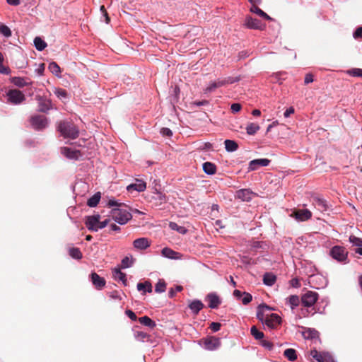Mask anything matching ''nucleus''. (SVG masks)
Returning a JSON list of instances; mask_svg holds the SVG:
<instances>
[{"label": "nucleus", "mask_w": 362, "mask_h": 362, "mask_svg": "<svg viewBox=\"0 0 362 362\" xmlns=\"http://www.w3.org/2000/svg\"><path fill=\"white\" fill-rule=\"evenodd\" d=\"M272 308L261 304L257 307V318L269 329H276L281 323V317L276 314H266L267 310H271Z\"/></svg>", "instance_id": "obj_1"}, {"label": "nucleus", "mask_w": 362, "mask_h": 362, "mask_svg": "<svg viewBox=\"0 0 362 362\" xmlns=\"http://www.w3.org/2000/svg\"><path fill=\"white\" fill-rule=\"evenodd\" d=\"M109 206H118L119 208H115L112 209L111 216L113 220L121 225H124L127 223L130 219L132 218V214L127 209L121 208L123 204L121 203H118L115 200H110L108 202Z\"/></svg>", "instance_id": "obj_2"}, {"label": "nucleus", "mask_w": 362, "mask_h": 362, "mask_svg": "<svg viewBox=\"0 0 362 362\" xmlns=\"http://www.w3.org/2000/svg\"><path fill=\"white\" fill-rule=\"evenodd\" d=\"M57 130L65 139H75L79 136V129L71 121L61 120L57 123Z\"/></svg>", "instance_id": "obj_3"}, {"label": "nucleus", "mask_w": 362, "mask_h": 362, "mask_svg": "<svg viewBox=\"0 0 362 362\" xmlns=\"http://www.w3.org/2000/svg\"><path fill=\"white\" fill-rule=\"evenodd\" d=\"M330 256L339 262H347L348 251L345 247L339 245L334 246L329 251Z\"/></svg>", "instance_id": "obj_4"}, {"label": "nucleus", "mask_w": 362, "mask_h": 362, "mask_svg": "<svg viewBox=\"0 0 362 362\" xmlns=\"http://www.w3.org/2000/svg\"><path fill=\"white\" fill-rule=\"evenodd\" d=\"M243 25L248 29L264 30L266 28V24L261 21L254 18L250 16H247Z\"/></svg>", "instance_id": "obj_5"}, {"label": "nucleus", "mask_w": 362, "mask_h": 362, "mask_svg": "<svg viewBox=\"0 0 362 362\" xmlns=\"http://www.w3.org/2000/svg\"><path fill=\"white\" fill-rule=\"evenodd\" d=\"M318 299V293L312 291H308L302 295L300 300L304 307H312Z\"/></svg>", "instance_id": "obj_6"}, {"label": "nucleus", "mask_w": 362, "mask_h": 362, "mask_svg": "<svg viewBox=\"0 0 362 362\" xmlns=\"http://www.w3.org/2000/svg\"><path fill=\"white\" fill-rule=\"evenodd\" d=\"M30 124L35 129L42 130L47 126L48 122L43 115H33L30 118Z\"/></svg>", "instance_id": "obj_7"}, {"label": "nucleus", "mask_w": 362, "mask_h": 362, "mask_svg": "<svg viewBox=\"0 0 362 362\" xmlns=\"http://www.w3.org/2000/svg\"><path fill=\"white\" fill-rule=\"evenodd\" d=\"M7 96L8 101L13 104H19L25 99L24 94L17 89L10 90Z\"/></svg>", "instance_id": "obj_8"}, {"label": "nucleus", "mask_w": 362, "mask_h": 362, "mask_svg": "<svg viewBox=\"0 0 362 362\" xmlns=\"http://www.w3.org/2000/svg\"><path fill=\"white\" fill-rule=\"evenodd\" d=\"M100 218V215L89 216L86 218L85 224L89 230L98 231L99 220Z\"/></svg>", "instance_id": "obj_9"}, {"label": "nucleus", "mask_w": 362, "mask_h": 362, "mask_svg": "<svg viewBox=\"0 0 362 362\" xmlns=\"http://www.w3.org/2000/svg\"><path fill=\"white\" fill-rule=\"evenodd\" d=\"M313 204L320 211H326L328 209V204L326 200L317 195L311 197Z\"/></svg>", "instance_id": "obj_10"}, {"label": "nucleus", "mask_w": 362, "mask_h": 362, "mask_svg": "<svg viewBox=\"0 0 362 362\" xmlns=\"http://www.w3.org/2000/svg\"><path fill=\"white\" fill-rule=\"evenodd\" d=\"M204 345L206 349L213 351L221 346V341L218 338L211 337L204 339Z\"/></svg>", "instance_id": "obj_11"}, {"label": "nucleus", "mask_w": 362, "mask_h": 362, "mask_svg": "<svg viewBox=\"0 0 362 362\" xmlns=\"http://www.w3.org/2000/svg\"><path fill=\"white\" fill-rule=\"evenodd\" d=\"M61 153L69 159L77 160L81 156L79 150H74L69 147H62L60 148Z\"/></svg>", "instance_id": "obj_12"}, {"label": "nucleus", "mask_w": 362, "mask_h": 362, "mask_svg": "<svg viewBox=\"0 0 362 362\" xmlns=\"http://www.w3.org/2000/svg\"><path fill=\"white\" fill-rule=\"evenodd\" d=\"M270 163V160L267 158L255 159L249 163L248 170L250 171L256 170L259 166H267Z\"/></svg>", "instance_id": "obj_13"}, {"label": "nucleus", "mask_w": 362, "mask_h": 362, "mask_svg": "<svg viewBox=\"0 0 362 362\" xmlns=\"http://www.w3.org/2000/svg\"><path fill=\"white\" fill-rule=\"evenodd\" d=\"M292 216L298 221H305L312 217V213L308 209H298L295 211Z\"/></svg>", "instance_id": "obj_14"}, {"label": "nucleus", "mask_w": 362, "mask_h": 362, "mask_svg": "<svg viewBox=\"0 0 362 362\" xmlns=\"http://www.w3.org/2000/svg\"><path fill=\"white\" fill-rule=\"evenodd\" d=\"M233 81L228 79H224V80H218L216 81L212 82L205 90V91L207 92H211L214 90L216 88L223 86L226 84L233 83Z\"/></svg>", "instance_id": "obj_15"}, {"label": "nucleus", "mask_w": 362, "mask_h": 362, "mask_svg": "<svg viewBox=\"0 0 362 362\" xmlns=\"http://www.w3.org/2000/svg\"><path fill=\"white\" fill-rule=\"evenodd\" d=\"M91 281L97 289H102L105 286V280L104 278L100 277L95 272L90 274Z\"/></svg>", "instance_id": "obj_16"}, {"label": "nucleus", "mask_w": 362, "mask_h": 362, "mask_svg": "<svg viewBox=\"0 0 362 362\" xmlns=\"http://www.w3.org/2000/svg\"><path fill=\"white\" fill-rule=\"evenodd\" d=\"M206 299L209 300V307L211 308H217L221 303L219 297L214 293H209Z\"/></svg>", "instance_id": "obj_17"}, {"label": "nucleus", "mask_w": 362, "mask_h": 362, "mask_svg": "<svg viewBox=\"0 0 362 362\" xmlns=\"http://www.w3.org/2000/svg\"><path fill=\"white\" fill-rule=\"evenodd\" d=\"M146 182L140 180H136L135 183L131 184L127 187L129 192H132V190L143 192L146 189Z\"/></svg>", "instance_id": "obj_18"}, {"label": "nucleus", "mask_w": 362, "mask_h": 362, "mask_svg": "<svg viewBox=\"0 0 362 362\" xmlns=\"http://www.w3.org/2000/svg\"><path fill=\"white\" fill-rule=\"evenodd\" d=\"M150 242L146 238H140L133 242V245L138 250H145L150 246Z\"/></svg>", "instance_id": "obj_19"}, {"label": "nucleus", "mask_w": 362, "mask_h": 362, "mask_svg": "<svg viewBox=\"0 0 362 362\" xmlns=\"http://www.w3.org/2000/svg\"><path fill=\"white\" fill-rule=\"evenodd\" d=\"M310 356L318 362H325L327 358H329V354L325 352H319L315 349L310 351Z\"/></svg>", "instance_id": "obj_20"}, {"label": "nucleus", "mask_w": 362, "mask_h": 362, "mask_svg": "<svg viewBox=\"0 0 362 362\" xmlns=\"http://www.w3.org/2000/svg\"><path fill=\"white\" fill-rule=\"evenodd\" d=\"M252 192L247 189H240L236 193V197L243 200L248 202L252 199Z\"/></svg>", "instance_id": "obj_21"}, {"label": "nucleus", "mask_w": 362, "mask_h": 362, "mask_svg": "<svg viewBox=\"0 0 362 362\" xmlns=\"http://www.w3.org/2000/svg\"><path fill=\"white\" fill-rule=\"evenodd\" d=\"M188 306L194 315H197L204 305L201 300H194L189 303Z\"/></svg>", "instance_id": "obj_22"}, {"label": "nucleus", "mask_w": 362, "mask_h": 362, "mask_svg": "<svg viewBox=\"0 0 362 362\" xmlns=\"http://www.w3.org/2000/svg\"><path fill=\"white\" fill-rule=\"evenodd\" d=\"M250 12L256 13L259 16L264 18L266 20L272 21V18L267 15L264 11H263L262 9H260L257 4L252 5V7L250 9Z\"/></svg>", "instance_id": "obj_23"}, {"label": "nucleus", "mask_w": 362, "mask_h": 362, "mask_svg": "<svg viewBox=\"0 0 362 362\" xmlns=\"http://www.w3.org/2000/svg\"><path fill=\"white\" fill-rule=\"evenodd\" d=\"M276 277L272 273H265L263 276V282L267 286H272L275 284Z\"/></svg>", "instance_id": "obj_24"}, {"label": "nucleus", "mask_w": 362, "mask_h": 362, "mask_svg": "<svg viewBox=\"0 0 362 362\" xmlns=\"http://www.w3.org/2000/svg\"><path fill=\"white\" fill-rule=\"evenodd\" d=\"M203 170L208 175H214L216 172V166L211 162H205L203 164Z\"/></svg>", "instance_id": "obj_25"}, {"label": "nucleus", "mask_w": 362, "mask_h": 362, "mask_svg": "<svg viewBox=\"0 0 362 362\" xmlns=\"http://www.w3.org/2000/svg\"><path fill=\"white\" fill-rule=\"evenodd\" d=\"M138 320L141 325L148 327L151 329L156 326V322L148 316L141 317L138 319Z\"/></svg>", "instance_id": "obj_26"}, {"label": "nucleus", "mask_w": 362, "mask_h": 362, "mask_svg": "<svg viewBox=\"0 0 362 362\" xmlns=\"http://www.w3.org/2000/svg\"><path fill=\"white\" fill-rule=\"evenodd\" d=\"M305 339H315L319 337V332L315 329L308 328L303 333Z\"/></svg>", "instance_id": "obj_27"}, {"label": "nucleus", "mask_w": 362, "mask_h": 362, "mask_svg": "<svg viewBox=\"0 0 362 362\" xmlns=\"http://www.w3.org/2000/svg\"><path fill=\"white\" fill-rule=\"evenodd\" d=\"M224 144L226 150L228 152L235 151L238 148V144L233 140L226 139Z\"/></svg>", "instance_id": "obj_28"}, {"label": "nucleus", "mask_w": 362, "mask_h": 362, "mask_svg": "<svg viewBox=\"0 0 362 362\" xmlns=\"http://www.w3.org/2000/svg\"><path fill=\"white\" fill-rule=\"evenodd\" d=\"M284 356L290 361H294L297 359L296 351L294 349H287L284 352Z\"/></svg>", "instance_id": "obj_29"}, {"label": "nucleus", "mask_w": 362, "mask_h": 362, "mask_svg": "<svg viewBox=\"0 0 362 362\" xmlns=\"http://www.w3.org/2000/svg\"><path fill=\"white\" fill-rule=\"evenodd\" d=\"M286 300L289 303L292 310H293L296 307L298 306L300 304V301H301L299 297L296 295L290 296Z\"/></svg>", "instance_id": "obj_30"}, {"label": "nucleus", "mask_w": 362, "mask_h": 362, "mask_svg": "<svg viewBox=\"0 0 362 362\" xmlns=\"http://www.w3.org/2000/svg\"><path fill=\"white\" fill-rule=\"evenodd\" d=\"M100 199V193L97 192L88 199L87 202L88 206L90 207H95L98 205Z\"/></svg>", "instance_id": "obj_31"}, {"label": "nucleus", "mask_w": 362, "mask_h": 362, "mask_svg": "<svg viewBox=\"0 0 362 362\" xmlns=\"http://www.w3.org/2000/svg\"><path fill=\"white\" fill-rule=\"evenodd\" d=\"M51 108V103L48 100L41 99L39 103V111L46 112Z\"/></svg>", "instance_id": "obj_32"}, {"label": "nucleus", "mask_w": 362, "mask_h": 362, "mask_svg": "<svg viewBox=\"0 0 362 362\" xmlns=\"http://www.w3.org/2000/svg\"><path fill=\"white\" fill-rule=\"evenodd\" d=\"M259 124L256 123H249L246 127V132L249 135H254L255 134L259 129Z\"/></svg>", "instance_id": "obj_33"}, {"label": "nucleus", "mask_w": 362, "mask_h": 362, "mask_svg": "<svg viewBox=\"0 0 362 362\" xmlns=\"http://www.w3.org/2000/svg\"><path fill=\"white\" fill-rule=\"evenodd\" d=\"M113 276L115 279L122 281V283L127 284L126 274L120 271L119 269H115L113 272Z\"/></svg>", "instance_id": "obj_34"}, {"label": "nucleus", "mask_w": 362, "mask_h": 362, "mask_svg": "<svg viewBox=\"0 0 362 362\" xmlns=\"http://www.w3.org/2000/svg\"><path fill=\"white\" fill-rule=\"evenodd\" d=\"M69 255L74 259H81L83 257L82 252L78 247H72L69 250Z\"/></svg>", "instance_id": "obj_35"}, {"label": "nucleus", "mask_w": 362, "mask_h": 362, "mask_svg": "<svg viewBox=\"0 0 362 362\" xmlns=\"http://www.w3.org/2000/svg\"><path fill=\"white\" fill-rule=\"evenodd\" d=\"M34 45L35 48L39 51L43 50L47 47V43L40 37H36L35 38Z\"/></svg>", "instance_id": "obj_36"}, {"label": "nucleus", "mask_w": 362, "mask_h": 362, "mask_svg": "<svg viewBox=\"0 0 362 362\" xmlns=\"http://www.w3.org/2000/svg\"><path fill=\"white\" fill-rule=\"evenodd\" d=\"M169 227L173 230L177 231L180 234H185L187 230L184 226H180L175 222H170Z\"/></svg>", "instance_id": "obj_37"}, {"label": "nucleus", "mask_w": 362, "mask_h": 362, "mask_svg": "<svg viewBox=\"0 0 362 362\" xmlns=\"http://www.w3.org/2000/svg\"><path fill=\"white\" fill-rule=\"evenodd\" d=\"M250 333L255 339L261 340L264 338V333L257 329L255 326H252L250 329Z\"/></svg>", "instance_id": "obj_38"}, {"label": "nucleus", "mask_w": 362, "mask_h": 362, "mask_svg": "<svg viewBox=\"0 0 362 362\" xmlns=\"http://www.w3.org/2000/svg\"><path fill=\"white\" fill-rule=\"evenodd\" d=\"M48 69L53 74L56 76H59L61 73L59 66L54 62H52L49 64Z\"/></svg>", "instance_id": "obj_39"}, {"label": "nucleus", "mask_w": 362, "mask_h": 362, "mask_svg": "<svg viewBox=\"0 0 362 362\" xmlns=\"http://www.w3.org/2000/svg\"><path fill=\"white\" fill-rule=\"evenodd\" d=\"M166 284L163 279H160L155 286L156 293H163L165 291Z\"/></svg>", "instance_id": "obj_40"}, {"label": "nucleus", "mask_w": 362, "mask_h": 362, "mask_svg": "<svg viewBox=\"0 0 362 362\" xmlns=\"http://www.w3.org/2000/svg\"><path fill=\"white\" fill-rule=\"evenodd\" d=\"M134 337L138 341H144L146 339L149 338V335L144 332L136 331L134 333Z\"/></svg>", "instance_id": "obj_41"}, {"label": "nucleus", "mask_w": 362, "mask_h": 362, "mask_svg": "<svg viewBox=\"0 0 362 362\" xmlns=\"http://www.w3.org/2000/svg\"><path fill=\"white\" fill-rule=\"evenodd\" d=\"M0 33L4 35L5 37H10L11 36V29L5 25H0Z\"/></svg>", "instance_id": "obj_42"}, {"label": "nucleus", "mask_w": 362, "mask_h": 362, "mask_svg": "<svg viewBox=\"0 0 362 362\" xmlns=\"http://www.w3.org/2000/svg\"><path fill=\"white\" fill-rule=\"evenodd\" d=\"M349 241L355 246L362 247V239L355 235H350Z\"/></svg>", "instance_id": "obj_43"}, {"label": "nucleus", "mask_w": 362, "mask_h": 362, "mask_svg": "<svg viewBox=\"0 0 362 362\" xmlns=\"http://www.w3.org/2000/svg\"><path fill=\"white\" fill-rule=\"evenodd\" d=\"M347 72L352 76L362 77V69L354 68L349 70Z\"/></svg>", "instance_id": "obj_44"}, {"label": "nucleus", "mask_w": 362, "mask_h": 362, "mask_svg": "<svg viewBox=\"0 0 362 362\" xmlns=\"http://www.w3.org/2000/svg\"><path fill=\"white\" fill-rule=\"evenodd\" d=\"M12 82L18 87H23L26 85L24 79L21 77H13L12 78Z\"/></svg>", "instance_id": "obj_45"}, {"label": "nucleus", "mask_w": 362, "mask_h": 362, "mask_svg": "<svg viewBox=\"0 0 362 362\" xmlns=\"http://www.w3.org/2000/svg\"><path fill=\"white\" fill-rule=\"evenodd\" d=\"M54 93L59 98H66L68 95L66 90L63 88H57Z\"/></svg>", "instance_id": "obj_46"}, {"label": "nucleus", "mask_w": 362, "mask_h": 362, "mask_svg": "<svg viewBox=\"0 0 362 362\" xmlns=\"http://www.w3.org/2000/svg\"><path fill=\"white\" fill-rule=\"evenodd\" d=\"M243 297L241 298V301L244 305H247L251 302L252 297L249 293L243 292Z\"/></svg>", "instance_id": "obj_47"}, {"label": "nucleus", "mask_w": 362, "mask_h": 362, "mask_svg": "<svg viewBox=\"0 0 362 362\" xmlns=\"http://www.w3.org/2000/svg\"><path fill=\"white\" fill-rule=\"evenodd\" d=\"M162 254L167 257L173 258V255L175 254V252L170 248L165 247L162 250Z\"/></svg>", "instance_id": "obj_48"}, {"label": "nucleus", "mask_w": 362, "mask_h": 362, "mask_svg": "<svg viewBox=\"0 0 362 362\" xmlns=\"http://www.w3.org/2000/svg\"><path fill=\"white\" fill-rule=\"evenodd\" d=\"M182 289H183V287L182 286H177L175 289L173 288H170L168 292L169 297L173 298L176 291L180 292V291H182Z\"/></svg>", "instance_id": "obj_49"}, {"label": "nucleus", "mask_w": 362, "mask_h": 362, "mask_svg": "<svg viewBox=\"0 0 362 362\" xmlns=\"http://www.w3.org/2000/svg\"><path fill=\"white\" fill-rule=\"evenodd\" d=\"M160 134L163 136H168V137H170L173 135L172 131L169 128H166V127L162 128L160 129Z\"/></svg>", "instance_id": "obj_50"}, {"label": "nucleus", "mask_w": 362, "mask_h": 362, "mask_svg": "<svg viewBox=\"0 0 362 362\" xmlns=\"http://www.w3.org/2000/svg\"><path fill=\"white\" fill-rule=\"evenodd\" d=\"M260 344L262 346H264V348H266L267 349H272L273 347V344L272 342H270L269 341H267V340H264L263 339H261Z\"/></svg>", "instance_id": "obj_51"}, {"label": "nucleus", "mask_w": 362, "mask_h": 362, "mask_svg": "<svg viewBox=\"0 0 362 362\" xmlns=\"http://www.w3.org/2000/svg\"><path fill=\"white\" fill-rule=\"evenodd\" d=\"M355 39L362 38V26L358 27L353 34Z\"/></svg>", "instance_id": "obj_52"}, {"label": "nucleus", "mask_w": 362, "mask_h": 362, "mask_svg": "<svg viewBox=\"0 0 362 362\" xmlns=\"http://www.w3.org/2000/svg\"><path fill=\"white\" fill-rule=\"evenodd\" d=\"M241 105L240 103H233L230 109L233 113L238 112L241 110Z\"/></svg>", "instance_id": "obj_53"}, {"label": "nucleus", "mask_w": 362, "mask_h": 362, "mask_svg": "<svg viewBox=\"0 0 362 362\" xmlns=\"http://www.w3.org/2000/svg\"><path fill=\"white\" fill-rule=\"evenodd\" d=\"M221 325L219 322H211L210 325V329L213 332H218L221 329Z\"/></svg>", "instance_id": "obj_54"}, {"label": "nucleus", "mask_w": 362, "mask_h": 362, "mask_svg": "<svg viewBox=\"0 0 362 362\" xmlns=\"http://www.w3.org/2000/svg\"><path fill=\"white\" fill-rule=\"evenodd\" d=\"M125 314L133 321H136L137 320L136 314L131 310H127L125 311Z\"/></svg>", "instance_id": "obj_55"}, {"label": "nucleus", "mask_w": 362, "mask_h": 362, "mask_svg": "<svg viewBox=\"0 0 362 362\" xmlns=\"http://www.w3.org/2000/svg\"><path fill=\"white\" fill-rule=\"evenodd\" d=\"M313 81V75L311 74H307L305 76L304 83L308 84Z\"/></svg>", "instance_id": "obj_56"}, {"label": "nucleus", "mask_w": 362, "mask_h": 362, "mask_svg": "<svg viewBox=\"0 0 362 362\" xmlns=\"http://www.w3.org/2000/svg\"><path fill=\"white\" fill-rule=\"evenodd\" d=\"M109 222H110L109 219H105L103 221H99V224H98V230L104 228L105 227H106L107 226V224L109 223Z\"/></svg>", "instance_id": "obj_57"}, {"label": "nucleus", "mask_w": 362, "mask_h": 362, "mask_svg": "<svg viewBox=\"0 0 362 362\" xmlns=\"http://www.w3.org/2000/svg\"><path fill=\"white\" fill-rule=\"evenodd\" d=\"M0 73L4 74H8L9 73V69L4 66L3 65V63L0 64Z\"/></svg>", "instance_id": "obj_58"}, {"label": "nucleus", "mask_w": 362, "mask_h": 362, "mask_svg": "<svg viewBox=\"0 0 362 362\" xmlns=\"http://www.w3.org/2000/svg\"><path fill=\"white\" fill-rule=\"evenodd\" d=\"M233 295L237 299L241 300V298L243 296V293L239 290H235L233 291Z\"/></svg>", "instance_id": "obj_59"}, {"label": "nucleus", "mask_w": 362, "mask_h": 362, "mask_svg": "<svg viewBox=\"0 0 362 362\" xmlns=\"http://www.w3.org/2000/svg\"><path fill=\"white\" fill-rule=\"evenodd\" d=\"M293 112H294V109H293V107H291L285 111L284 115L285 117H288Z\"/></svg>", "instance_id": "obj_60"}, {"label": "nucleus", "mask_w": 362, "mask_h": 362, "mask_svg": "<svg viewBox=\"0 0 362 362\" xmlns=\"http://www.w3.org/2000/svg\"><path fill=\"white\" fill-rule=\"evenodd\" d=\"M208 104H209V101L206 100H204L202 101H194V105H195L197 106L206 105Z\"/></svg>", "instance_id": "obj_61"}, {"label": "nucleus", "mask_w": 362, "mask_h": 362, "mask_svg": "<svg viewBox=\"0 0 362 362\" xmlns=\"http://www.w3.org/2000/svg\"><path fill=\"white\" fill-rule=\"evenodd\" d=\"M146 281L144 283H139L137 284V289L141 291H145V288H146Z\"/></svg>", "instance_id": "obj_62"}, {"label": "nucleus", "mask_w": 362, "mask_h": 362, "mask_svg": "<svg viewBox=\"0 0 362 362\" xmlns=\"http://www.w3.org/2000/svg\"><path fill=\"white\" fill-rule=\"evenodd\" d=\"M146 288H145V291H147L148 293H151L152 292V285L149 282V281H146Z\"/></svg>", "instance_id": "obj_63"}, {"label": "nucleus", "mask_w": 362, "mask_h": 362, "mask_svg": "<svg viewBox=\"0 0 362 362\" xmlns=\"http://www.w3.org/2000/svg\"><path fill=\"white\" fill-rule=\"evenodd\" d=\"M7 3L10 5L18 6L20 4V0H6Z\"/></svg>", "instance_id": "obj_64"}]
</instances>
